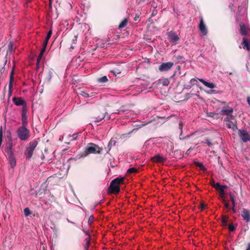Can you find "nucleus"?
Wrapping results in <instances>:
<instances>
[{
    "label": "nucleus",
    "instance_id": "nucleus-57",
    "mask_svg": "<svg viewBox=\"0 0 250 250\" xmlns=\"http://www.w3.org/2000/svg\"><path fill=\"white\" fill-rule=\"evenodd\" d=\"M9 46L10 47V48H11V47H12V45H11V44H9Z\"/></svg>",
    "mask_w": 250,
    "mask_h": 250
},
{
    "label": "nucleus",
    "instance_id": "nucleus-1",
    "mask_svg": "<svg viewBox=\"0 0 250 250\" xmlns=\"http://www.w3.org/2000/svg\"><path fill=\"white\" fill-rule=\"evenodd\" d=\"M103 149L99 147L98 145L94 143H88L85 148L84 151L80 154L81 157H85L90 154H101Z\"/></svg>",
    "mask_w": 250,
    "mask_h": 250
},
{
    "label": "nucleus",
    "instance_id": "nucleus-27",
    "mask_svg": "<svg viewBox=\"0 0 250 250\" xmlns=\"http://www.w3.org/2000/svg\"><path fill=\"white\" fill-rule=\"evenodd\" d=\"M161 83L163 86H167L169 83L168 79H164L161 80Z\"/></svg>",
    "mask_w": 250,
    "mask_h": 250
},
{
    "label": "nucleus",
    "instance_id": "nucleus-35",
    "mask_svg": "<svg viewBox=\"0 0 250 250\" xmlns=\"http://www.w3.org/2000/svg\"><path fill=\"white\" fill-rule=\"evenodd\" d=\"M223 186L221 185L219 183H216L215 186H214L213 188H214L216 190H219L222 188Z\"/></svg>",
    "mask_w": 250,
    "mask_h": 250
},
{
    "label": "nucleus",
    "instance_id": "nucleus-54",
    "mask_svg": "<svg viewBox=\"0 0 250 250\" xmlns=\"http://www.w3.org/2000/svg\"><path fill=\"white\" fill-rule=\"evenodd\" d=\"M232 210L233 213L236 212V210L234 209V207H233Z\"/></svg>",
    "mask_w": 250,
    "mask_h": 250
},
{
    "label": "nucleus",
    "instance_id": "nucleus-56",
    "mask_svg": "<svg viewBox=\"0 0 250 250\" xmlns=\"http://www.w3.org/2000/svg\"><path fill=\"white\" fill-rule=\"evenodd\" d=\"M222 103L223 104H225L226 103L225 102H223Z\"/></svg>",
    "mask_w": 250,
    "mask_h": 250
},
{
    "label": "nucleus",
    "instance_id": "nucleus-37",
    "mask_svg": "<svg viewBox=\"0 0 250 250\" xmlns=\"http://www.w3.org/2000/svg\"><path fill=\"white\" fill-rule=\"evenodd\" d=\"M183 124L182 122H180L179 124V128L180 129V136H181L183 133Z\"/></svg>",
    "mask_w": 250,
    "mask_h": 250
},
{
    "label": "nucleus",
    "instance_id": "nucleus-15",
    "mask_svg": "<svg viewBox=\"0 0 250 250\" xmlns=\"http://www.w3.org/2000/svg\"><path fill=\"white\" fill-rule=\"evenodd\" d=\"M27 111V110L26 107H22L21 113V120L23 125H27V117L26 116Z\"/></svg>",
    "mask_w": 250,
    "mask_h": 250
},
{
    "label": "nucleus",
    "instance_id": "nucleus-42",
    "mask_svg": "<svg viewBox=\"0 0 250 250\" xmlns=\"http://www.w3.org/2000/svg\"><path fill=\"white\" fill-rule=\"evenodd\" d=\"M207 116L210 117H214L215 114L213 112H208L207 113Z\"/></svg>",
    "mask_w": 250,
    "mask_h": 250
},
{
    "label": "nucleus",
    "instance_id": "nucleus-22",
    "mask_svg": "<svg viewBox=\"0 0 250 250\" xmlns=\"http://www.w3.org/2000/svg\"><path fill=\"white\" fill-rule=\"evenodd\" d=\"M9 161L11 167H13L16 165V160L12 155L9 157Z\"/></svg>",
    "mask_w": 250,
    "mask_h": 250
},
{
    "label": "nucleus",
    "instance_id": "nucleus-19",
    "mask_svg": "<svg viewBox=\"0 0 250 250\" xmlns=\"http://www.w3.org/2000/svg\"><path fill=\"white\" fill-rule=\"evenodd\" d=\"M199 81L202 83L206 86L212 89L216 87V85L212 83L208 82L202 79H199Z\"/></svg>",
    "mask_w": 250,
    "mask_h": 250
},
{
    "label": "nucleus",
    "instance_id": "nucleus-59",
    "mask_svg": "<svg viewBox=\"0 0 250 250\" xmlns=\"http://www.w3.org/2000/svg\"><path fill=\"white\" fill-rule=\"evenodd\" d=\"M229 75H232V72H230V73H229Z\"/></svg>",
    "mask_w": 250,
    "mask_h": 250
},
{
    "label": "nucleus",
    "instance_id": "nucleus-44",
    "mask_svg": "<svg viewBox=\"0 0 250 250\" xmlns=\"http://www.w3.org/2000/svg\"><path fill=\"white\" fill-rule=\"evenodd\" d=\"M215 184H216V183H215V182L214 180H213V179H211V180H210V185H211L212 187H214V186H215Z\"/></svg>",
    "mask_w": 250,
    "mask_h": 250
},
{
    "label": "nucleus",
    "instance_id": "nucleus-52",
    "mask_svg": "<svg viewBox=\"0 0 250 250\" xmlns=\"http://www.w3.org/2000/svg\"><path fill=\"white\" fill-rule=\"evenodd\" d=\"M248 104L250 105V97L248 96L247 98Z\"/></svg>",
    "mask_w": 250,
    "mask_h": 250
},
{
    "label": "nucleus",
    "instance_id": "nucleus-31",
    "mask_svg": "<svg viewBox=\"0 0 250 250\" xmlns=\"http://www.w3.org/2000/svg\"><path fill=\"white\" fill-rule=\"evenodd\" d=\"M108 79L106 76H103L98 79V82L101 83H106Z\"/></svg>",
    "mask_w": 250,
    "mask_h": 250
},
{
    "label": "nucleus",
    "instance_id": "nucleus-3",
    "mask_svg": "<svg viewBox=\"0 0 250 250\" xmlns=\"http://www.w3.org/2000/svg\"><path fill=\"white\" fill-rule=\"evenodd\" d=\"M38 144L36 140H34L29 142L26 146L24 154L26 160H30L32 158L34 151Z\"/></svg>",
    "mask_w": 250,
    "mask_h": 250
},
{
    "label": "nucleus",
    "instance_id": "nucleus-58",
    "mask_svg": "<svg viewBox=\"0 0 250 250\" xmlns=\"http://www.w3.org/2000/svg\"><path fill=\"white\" fill-rule=\"evenodd\" d=\"M9 46L10 47V48H11V47H12V45H11V44H9Z\"/></svg>",
    "mask_w": 250,
    "mask_h": 250
},
{
    "label": "nucleus",
    "instance_id": "nucleus-10",
    "mask_svg": "<svg viewBox=\"0 0 250 250\" xmlns=\"http://www.w3.org/2000/svg\"><path fill=\"white\" fill-rule=\"evenodd\" d=\"M233 112V109L232 108L227 106H225L223 107L222 110L220 111V114L221 115H227V116H229L233 115L232 113Z\"/></svg>",
    "mask_w": 250,
    "mask_h": 250
},
{
    "label": "nucleus",
    "instance_id": "nucleus-28",
    "mask_svg": "<svg viewBox=\"0 0 250 250\" xmlns=\"http://www.w3.org/2000/svg\"><path fill=\"white\" fill-rule=\"evenodd\" d=\"M226 188H227L226 186H223L222 188H221L220 189L218 190L220 191V196L221 197H223L224 196V195L225 194L224 189Z\"/></svg>",
    "mask_w": 250,
    "mask_h": 250
},
{
    "label": "nucleus",
    "instance_id": "nucleus-26",
    "mask_svg": "<svg viewBox=\"0 0 250 250\" xmlns=\"http://www.w3.org/2000/svg\"><path fill=\"white\" fill-rule=\"evenodd\" d=\"M112 73H113L115 76H117L118 74H120L121 73L122 69L115 68L114 69L111 71Z\"/></svg>",
    "mask_w": 250,
    "mask_h": 250
},
{
    "label": "nucleus",
    "instance_id": "nucleus-25",
    "mask_svg": "<svg viewBox=\"0 0 250 250\" xmlns=\"http://www.w3.org/2000/svg\"><path fill=\"white\" fill-rule=\"evenodd\" d=\"M195 165L196 166L199 167L201 170L203 171H205L206 168L205 166L203 165L202 163H199L198 162H195Z\"/></svg>",
    "mask_w": 250,
    "mask_h": 250
},
{
    "label": "nucleus",
    "instance_id": "nucleus-9",
    "mask_svg": "<svg viewBox=\"0 0 250 250\" xmlns=\"http://www.w3.org/2000/svg\"><path fill=\"white\" fill-rule=\"evenodd\" d=\"M199 28L201 33L203 36H206L208 34V29L204 23L203 18L202 17H200V23L199 24Z\"/></svg>",
    "mask_w": 250,
    "mask_h": 250
},
{
    "label": "nucleus",
    "instance_id": "nucleus-43",
    "mask_svg": "<svg viewBox=\"0 0 250 250\" xmlns=\"http://www.w3.org/2000/svg\"><path fill=\"white\" fill-rule=\"evenodd\" d=\"M48 40L45 39L43 42L42 47H44L46 48L47 45L48 44Z\"/></svg>",
    "mask_w": 250,
    "mask_h": 250
},
{
    "label": "nucleus",
    "instance_id": "nucleus-16",
    "mask_svg": "<svg viewBox=\"0 0 250 250\" xmlns=\"http://www.w3.org/2000/svg\"><path fill=\"white\" fill-rule=\"evenodd\" d=\"M13 75H14V70L13 69L10 73V80H9V85H8L9 95H10L12 93V89L13 87V83L14 81Z\"/></svg>",
    "mask_w": 250,
    "mask_h": 250
},
{
    "label": "nucleus",
    "instance_id": "nucleus-24",
    "mask_svg": "<svg viewBox=\"0 0 250 250\" xmlns=\"http://www.w3.org/2000/svg\"><path fill=\"white\" fill-rule=\"evenodd\" d=\"M228 219V216L223 215H222L221 222L223 224L224 226H226L227 225Z\"/></svg>",
    "mask_w": 250,
    "mask_h": 250
},
{
    "label": "nucleus",
    "instance_id": "nucleus-49",
    "mask_svg": "<svg viewBox=\"0 0 250 250\" xmlns=\"http://www.w3.org/2000/svg\"><path fill=\"white\" fill-rule=\"evenodd\" d=\"M205 207H206V205L204 204L201 203V204H200V208H201L202 210H203L205 208Z\"/></svg>",
    "mask_w": 250,
    "mask_h": 250
},
{
    "label": "nucleus",
    "instance_id": "nucleus-55",
    "mask_svg": "<svg viewBox=\"0 0 250 250\" xmlns=\"http://www.w3.org/2000/svg\"><path fill=\"white\" fill-rule=\"evenodd\" d=\"M74 48H75V47L74 46H73V45L72 44L70 46V49H73Z\"/></svg>",
    "mask_w": 250,
    "mask_h": 250
},
{
    "label": "nucleus",
    "instance_id": "nucleus-30",
    "mask_svg": "<svg viewBox=\"0 0 250 250\" xmlns=\"http://www.w3.org/2000/svg\"><path fill=\"white\" fill-rule=\"evenodd\" d=\"M229 197H230V199L232 202L233 207H235V206L236 205V201H235V199L234 198V196L231 194H230Z\"/></svg>",
    "mask_w": 250,
    "mask_h": 250
},
{
    "label": "nucleus",
    "instance_id": "nucleus-39",
    "mask_svg": "<svg viewBox=\"0 0 250 250\" xmlns=\"http://www.w3.org/2000/svg\"><path fill=\"white\" fill-rule=\"evenodd\" d=\"M94 218L93 217V216H91L89 219H88V223L89 225H91L94 221Z\"/></svg>",
    "mask_w": 250,
    "mask_h": 250
},
{
    "label": "nucleus",
    "instance_id": "nucleus-21",
    "mask_svg": "<svg viewBox=\"0 0 250 250\" xmlns=\"http://www.w3.org/2000/svg\"><path fill=\"white\" fill-rule=\"evenodd\" d=\"M128 23L127 19H124L119 25L118 29H120L126 27Z\"/></svg>",
    "mask_w": 250,
    "mask_h": 250
},
{
    "label": "nucleus",
    "instance_id": "nucleus-17",
    "mask_svg": "<svg viewBox=\"0 0 250 250\" xmlns=\"http://www.w3.org/2000/svg\"><path fill=\"white\" fill-rule=\"evenodd\" d=\"M242 45L244 49H246L248 51H250V44L248 40L246 37L243 38Z\"/></svg>",
    "mask_w": 250,
    "mask_h": 250
},
{
    "label": "nucleus",
    "instance_id": "nucleus-51",
    "mask_svg": "<svg viewBox=\"0 0 250 250\" xmlns=\"http://www.w3.org/2000/svg\"><path fill=\"white\" fill-rule=\"evenodd\" d=\"M72 42H73V43H74V44L76 43V42H77V37L76 36L74 37V39H72Z\"/></svg>",
    "mask_w": 250,
    "mask_h": 250
},
{
    "label": "nucleus",
    "instance_id": "nucleus-62",
    "mask_svg": "<svg viewBox=\"0 0 250 250\" xmlns=\"http://www.w3.org/2000/svg\"><path fill=\"white\" fill-rule=\"evenodd\" d=\"M155 14V13L153 12L152 15H154Z\"/></svg>",
    "mask_w": 250,
    "mask_h": 250
},
{
    "label": "nucleus",
    "instance_id": "nucleus-50",
    "mask_svg": "<svg viewBox=\"0 0 250 250\" xmlns=\"http://www.w3.org/2000/svg\"><path fill=\"white\" fill-rule=\"evenodd\" d=\"M245 250H250V242L247 244V248Z\"/></svg>",
    "mask_w": 250,
    "mask_h": 250
},
{
    "label": "nucleus",
    "instance_id": "nucleus-63",
    "mask_svg": "<svg viewBox=\"0 0 250 250\" xmlns=\"http://www.w3.org/2000/svg\"><path fill=\"white\" fill-rule=\"evenodd\" d=\"M155 14V13L153 12L152 15H154Z\"/></svg>",
    "mask_w": 250,
    "mask_h": 250
},
{
    "label": "nucleus",
    "instance_id": "nucleus-11",
    "mask_svg": "<svg viewBox=\"0 0 250 250\" xmlns=\"http://www.w3.org/2000/svg\"><path fill=\"white\" fill-rule=\"evenodd\" d=\"M169 42L173 44H177L180 41V38L175 33H170L168 37Z\"/></svg>",
    "mask_w": 250,
    "mask_h": 250
},
{
    "label": "nucleus",
    "instance_id": "nucleus-40",
    "mask_svg": "<svg viewBox=\"0 0 250 250\" xmlns=\"http://www.w3.org/2000/svg\"><path fill=\"white\" fill-rule=\"evenodd\" d=\"M52 30H50L47 34V36L46 37V38L45 39H47V40H49V39L50 38L51 35H52Z\"/></svg>",
    "mask_w": 250,
    "mask_h": 250
},
{
    "label": "nucleus",
    "instance_id": "nucleus-6",
    "mask_svg": "<svg viewBox=\"0 0 250 250\" xmlns=\"http://www.w3.org/2000/svg\"><path fill=\"white\" fill-rule=\"evenodd\" d=\"M235 117L233 115L227 116L224 118V121L226 122V125L229 128H231L235 130L237 128V126L235 123L231 121L234 120Z\"/></svg>",
    "mask_w": 250,
    "mask_h": 250
},
{
    "label": "nucleus",
    "instance_id": "nucleus-23",
    "mask_svg": "<svg viewBox=\"0 0 250 250\" xmlns=\"http://www.w3.org/2000/svg\"><path fill=\"white\" fill-rule=\"evenodd\" d=\"M116 143V141L114 139L112 138L108 144V151H109L111 149V146H115Z\"/></svg>",
    "mask_w": 250,
    "mask_h": 250
},
{
    "label": "nucleus",
    "instance_id": "nucleus-7",
    "mask_svg": "<svg viewBox=\"0 0 250 250\" xmlns=\"http://www.w3.org/2000/svg\"><path fill=\"white\" fill-rule=\"evenodd\" d=\"M238 135L243 142H247L250 140V135L245 129H239L238 131Z\"/></svg>",
    "mask_w": 250,
    "mask_h": 250
},
{
    "label": "nucleus",
    "instance_id": "nucleus-18",
    "mask_svg": "<svg viewBox=\"0 0 250 250\" xmlns=\"http://www.w3.org/2000/svg\"><path fill=\"white\" fill-rule=\"evenodd\" d=\"M91 236H87L83 242V246L84 247V250H88L89 247L90 245Z\"/></svg>",
    "mask_w": 250,
    "mask_h": 250
},
{
    "label": "nucleus",
    "instance_id": "nucleus-34",
    "mask_svg": "<svg viewBox=\"0 0 250 250\" xmlns=\"http://www.w3.org/2000/svg\"><path fill=\"white\" fill-rule=\"evenodd\" d=\"M78 136V133H75L73 134L72 135L70 136V137L71 138L70 140L71 141H74L77 139Z\"/></svg>",
    "mask_w": 250,
    "mask_h": 250
},
{
    "label": "nucleus",
    "instance_id": "nucleus-20",
    "mask_svg": "<svg viewBox=\"0 0 250 250\" xmlns=\"http://www.w3.org/2000/svg\"><path fill=\"white\" fill-rule=\"evenodd\" d=\"M240 33L242 36H246L248 34V29L246 26L243 23L240 24Z\"/></svg>",
    "mask_w": 250,
    "mask_h": 250
},
{
    "label": "nucleus",
    "instance_id": "nucleus-61",
    "mask_svg": "<svg viewBox=\"0 0 250 250\" xmlns=\"http://www.w3.org/2000/svg\"><path fill=\"white\" fill-rule=\"evenodd\" d=\"M214 92V90H211V93H212V92Z\"/></svg>",
    "mask_w": 250,
    "mask_h": 250
},
{
    "label": "nucleus",
    "instance_id": "nucleus-13",
    "mask_svg": "<svg viewBox=\"0 0 250 250\" xmlns=\"http://www.w3.org/2000/svg\"><path fill=\"white\" fill-rule=\"evenodd\" d=\"M12 101L17 106L22 105V107H26V102L21 97H14Z\"/></svg>",
    "mask_w": 250,
    "mask_h": 250
},
{
    "label": "nucleus",
    "instance_id": "nucleus-45",
    "mask_svg": "<svg viewBox=\"0 0 250 250\" xmlns=\"http://www.w3.org/2000/svg\"><path fill=\"white\" fill-rule=\"evenodd\" d=\"M83 230L87 235V236H91L88 230L83 229Z\"/></svg>",
    "mask_w": 250,
    "mask_h": 250
},
{
    "label": "nucleus",
    "instance_id": "nucleus-33",
    "mask_svg": "<svg viewBox=\"0 0 250 250\" xmlns=\"http://www.w3.org/2000/svg\"><path fill=\"white\" fill-rule=\"evenodd\" d=\"M127 172L128 173H136L137 172V169L136 168L131 167V168H129L127 170Z\"/></svg>",
    "mask_w": 250,
    "mask_h": 250
},
{
    "label": "nucleus",
    "instance_id": "nucleus-5",
    "mask_svg": "<svg viewBox=\"0 0 250 250\" xmlns=\"http://www.w3.org/2000/svg\"><path fill=\"white\" fill-rule=\"evenodd\" d=\"M106 117L107 120H109L111 118L110 115H108L106 111H98L96 112L93 119H94V121L97 123L100 122Z\"/></svg>",
    "mask_w": 250,
    "mask_h": 250
},
{
    "label": "nucleus",
    "instance_id": "nucleus-8",
    "mask_svg": "<svg viewBox=\"0 0 250 250\" xmlns=\"http://www.w3.org/2000/svg\"><path fill=\"white\" fill-rule=\"evenodd\" d=\"M173 66V63L172 62H167L162 63L159 66V70L161 72L167 71L170 70Z\"/></svg>",
    "mask_w": 250,
    "mask_h": 250
},
{
    "label": "nucleus",
    "instance_id": "nucleus-36",
    "mask_svg": "<svg viewBox=\"0 0 250 250\" xmlns=\"http://www.w3.org/2000/svg\"><path fill=\"white\" fill-rule=\"evenodd\" d=\"M229 229L230 231H233L235 229V227L232 224H229Z\"/></svg>",
    "mask_w": 250,
    "mask_h": 250
},
{
    "label": "nucleus",
    "instance_id": "nucleus-4",
    "mask_svg": "<svg viewBox=\"0 0 250 250\" xmlns=\"http://www.w3.org/2000/svg\"><path fill=\"white\" fill-rule=\"evenodd\" d=\"M26 125L19 127L17 130L18 137L23 141H27L30 137V130L26 127Z\"/></svg>",
    "mask_w": 250,
    "mask_h": 250
},
{
    "label": "nucleus",
    "instance_id": "nucleus-2",
    "mask_svg": "<svg viewBox=\"0 0 250 250\" xmlns=\"http://www.w3.org/2000/svg\"><path fill=\"white\" fill-rule=\"evenodd\" d=\"M125 178L118 177L110 183L108 190L111 193L117 194L120 191V185L123 184Z\"/></svg>",
    "mask_w": 250,
    "mask_h": 250
},
{
    "label": "nucleus",
    "instance_id": "nucleus-32",
    "mask_svg": "<svg viewBox=\"0 0 250 250\" xmlns=\"http://www.w3.org/2000/svg\"><path fill=\"white\" fill-rule=\"evenodd\" d=\"M23 212H24V215L25 216H28L31 213L30 210L28 208H24Z\"/></svg>",
    "mask_w": 250,
    "mask_h": 250
},
{
    "label": "nucleus",
    "instance_id": "nucleus-53",
    "mask_svg": "<svg viewBox=\"0 0 250 250\" xmlns=\"http://www.w3.org/2000/svg\"><path fill=\"white\" fill-rule=\"evenodd\" d=\"M49 8H52V0H49Z\"/></svg>",
    "mask_w": 250,
    "mask_h": 250
},
{
    "label": "nucleus",
    "instance_id": "nucleus-47",
    "mask_svg": "<svg viewBox=\"0 0 250 250\" xmlns=\"http://www.w3.org/2000/svg\"><path fill=\"white\" fill-rule=\"evenodd\" d=\"M46 47H42V49H41V52H40V53L42 54L43 55V53H44V52L46 50Z\"/></svg>",
    "mask_w": 250,
    "mask_h": 250
},
{
    "label": "nucleus",
    "instance_id": "nucleus-12",
    "mask_svg": "<svg viewBox=\"0 0 250 250\" xmlns=\"http://www.w3.org/2000/svg\"><path fill=\"white\" fill-rule=\"evenodd\" d=\"M167 160L166 157H163L160 154H157L151 158V160L154 163H162Z\"/></svg>",
    "mask_w": 250,
    "mask_h": 250
},
{
    "label": "nucleus",
    "instance_id": "nucleus-38",
    "mask_svg": "<svg viewBox=\"0 0 250 250\" xmlns=\"http://www.w3.org/2000/svg\"><path fill=\"white\" fill-rule=\"evenodd\" d=\"M197 82V80L196 79H192L190 81V83L191 85H194L196 84V83Z\"/></svg>",
    "mask_w": 250,
    "mask_h": 250
},
{
    "label": "nucleus",
    "instance_id": "nucleus-41",
    "mask_svg": "<svg viewBox=\"0 0 250 250\" xmlns=\"http://www.w3.org/2000/svg\"><path fill=\"white\" fill-rule=\"evenodd\" d=\"M206 143L208 146H212V143L211 142L210 140L208 138L206 139Z\"/></svg>",
    "mask_w": 250,
    "mask_h": 250
},
{
    "label": "nucleus",
    "instance_id": "nucleus-48",
    "mask_svg": "<svg viewBox=\"0 0 250 250\" xmlns=\"http://www.w3.org/2000/svg\"><path fill=\"white\" fill-rule=\"evenodd\" d=\"M224 204H225V207L227 208H229V203L226 202L225 201H224Z\"/></svg>",
    "mask_w": 250,
    "mask_h": 250
},
{
    "label": "nucleus",
    "instance_id": "nucleus-60",
    "mask_svg": "<svg viewBox=\"0 0 250 250\" xmlns=\"http://www.w3.org/2000/svg\"><path fill=\"white\" fill-rule=\"evenodd\" d=\"M182 58V57H180V56H179V57H178V58L179 59V58Z\"/></svg>",
    "mask_w": 250,
    "mask_h": 250
},
{
    "label": "nucleus",
    "instance_id": "nucleus-14",
    "mask_svg": "<svg viewBox=\"0 0 250 250\" xmlns=\"http://www.w3.org/2000/svg\"><path fill=\"white\" fill-rule=\"evenodd\" d=\"M241 215L246 222L248 223L250 222V210L244 209L242 211Z\"/></svg>",
    "mask_w": 250,
    "mask_h": 250
},
{
    "label": "nucleus",
    "instance_id": "nucleus-29",
    "mask_svg": "<svg viewBox=\"0 0 250 250\" xmlns=\"http://www.w3.org/2000/svg\"><path fill=\"white\" fill-rule=\"evenodd\" d=\"M42 56H43V54H41V53H40L38 56V57L37 58V63H36L37 67L38 68H39V63H40L41 60L42 59Z\"/></svg>",
    "mask_w": 250,
    "mask_h": 250
},
{
    "label": "nucleus",
    "instance_id": "nucleus-46",
    "mask_svg": "<svg viewBox=\"0 0 250 250\" xmlns=\"http://www.w3.org/2000/svg\"><path fill=\"white\" fill-rule=\"evenodd\" d=\"M140 16L138 14H136L133 20L134 21H137L139 19Z\"/></svg>",
    "mask_w": 250,
    "mask_h": 250
}]
</instances>
